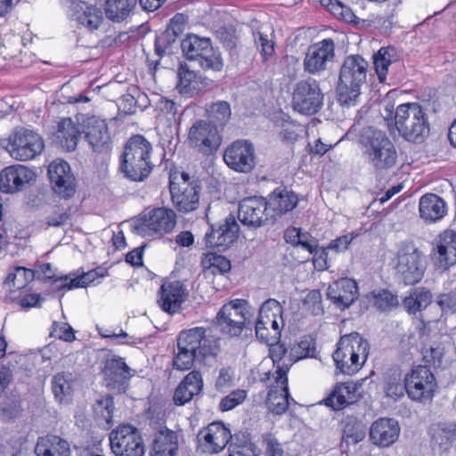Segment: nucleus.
Masks as SVG:
<instances>
[{
  "instance_id": "obj_45",
  "label": "nucleus",
  "mask_w": 456,
  "mask_h": 456,
  "mask_svg": "<svg viewBox=\"0 0 456 456\" xmlns=\"http://www.w3.org/2000/svg\"><path fill=\"white\" fill-rule=\"evenodd\" d=\"M207 122L224 127L231 118L232 111L230 103L225 101H218L206 106Z\"/></svg>"
},
{
  "instance_id": "obj_34",
  "label": "nucleus",
  "mask_w": 456,
  "mask_h": 456,
  "mask_svg": "<svg viewBox=\"0 0 456 456\" xmlns=\"http://www.w3.org/2000/svg\"><path fill=\"white\" fill-rule=\"evenodd\" d=\"M34 452L36 456H70V447L61 436L46 435L37 438Z\"/></svg>"
},
{
  "instance_id": "obj_7",
  "label": "nucleus",
  "mask_w": 456,
  "mask_h": 456,
  "mask_svg": "<svg viewBox=\"0 0 456 456\" xmlns=\"http://www.w3.org/2000/svg\"><path fill=\"white\" fill-rule=\"evenodd\" d=\"M181 48L187 60L198 61L203 69L220 71L224 67L221 53L213 48L208 37L187 35L181 42Z\"/></svg>"
},
{
  "instance_id": "obj_53",
  "label": "nucleus",
  "mask_w": 456,
  "mask_h": 456,
  "mask_svg": "<svg viewBox=\"0 0 456 456\" xmlns=\"http://www.w3.org/2000/svg\"><path fill=\"white\" fill-rule=\"evenodd\" d=\"M373 305L380 311H388L398 305L395 295L387 289L372 291L369 296Z\"/></svg>"
},
{
  "instance_id": "obj_31",
  "label": "nucleus",
  "mask_w": 456,
  "mask_h": 456,
  "mask_svg": "<svg viewBox=\"0 0 456 456\" xmlns=\"http://www.w3.org/2000/svg\"><path fill=\"white\" fill-rule=\"evenodd\" d=\"M82 131L70 118H61L53 133V141L63 151L70 152L76 150Z\"/></svg>"
},
{
  "instance_id": "obj_6",
  "label": "nucleus",
  "mask_w": 456,
  "mask_h": 456,
  "mask_svg": "<svg viewBox=\"0 0 456 456\" xmlns=\"http://www.w3.org/2000/svg\"><path fill=\"white\" fill-rule=\"evenodd\" d=\"M369 349L368 341L359 333L353 332L340 338L332 357L340 372L353 375L365 362Z\"/></svg>"
},
{
  "instance_id": "obj_16",
  "label": "nucleus",
  "mask_w": 456,
  "mask_h": 456,
  "mask_svg": "<svg viewBox=\"0 0 456 456\" xmlns=\"http://www.w3.org/2000/svg\"><path fill=\"white\" fill-rule=\"evenodd\" d=\"M322 102L323 94L315 79L300 80L296 84L292 94V105L295 110L312 115L318 112Z\"/></svg>"
},
{
  "instance_id": "obj_2",
  "label": "nucleus",
  "mask_w": 456,
  "mask_h": 456,
  "mask_svg": "<svg viewBox=\"0 0 456 456\" xmlns=\"http://www.w3.org/2000/svg\"><path fill=\"white\" fill-rule=\"evenodd\" d=\"M387 116L394 119L395 128L406 142L422 143L429 135L430 123L426 110L417 102L403 103L397 106L393 118V106H386Z\"/></svg>"
},
{
  "instance_id": "obj_48",
  "label": "nucleus",
  "mask_w": 456,
  "mask_h": 456,
  "mask_svg": "<svg viewBox=\"0 0 456 456\" xmlns=\"http://www.w3.org/2000/svg\"><path fill=\"white\" fill-rule=\"evenodd\" d=\"M247 305L248 302L244 299L231 300L220 308L216 315L246 323Z\"/></svg>"
},
{
  "instance_id": "obj_5",
  "label": "nucleus",
  "mask_w": 456,
  "mask_h": 456,
  "mask_svg": "<svg viewBox=\"0 0 456 456\" xmlns=\"http://www.w3.org/2000/svg\"><path fill=\"white\" fill-rule=\"evenodd\" d=\"M366 161L376 170L384 171L395 167L397 152L385 132L372 126L364 127L359 137Z\"/></svg>"
},
{
  "instance_id": "obj_35",
  "label": "nucleus",
  "mask_w": 456,
  "mask_h": 456,
  "mask_svg": "<svg viewBox=\"0 0 456 456\" xmlns=\"http://www.w3.org/2000/svg\"><path fill=\"white\" fill-rule=\"evenodd\" d=\"M382 388L387 397L397 401L407 393L405 376L398 366L387 370L383 375Z\"/></svg>"
},
{
  "instance_id": "obj_58",
  "label": "nucleus",
  "mask_w": 456,
  "mask_h": 456,
  "mask_svg": "<svg viewBox=\"0 0 456 456\" xmlns=\"http://www.w3.org/2000/svg\"><path fill=\"white\" fill-rule=\"evenodd\" d=\"M255 44L260 52L262 61L265 65L273 62L274 57V43L261 32L255 34Z\"/></svg>"
},
{
  "instance_id": "obj_39",
  "label": "nucleus",
  "mask_w": 456,
  "mask_h": 456,
  "mask_svg": "<svg viewBox=\"0 0 456 456\" xmlns=\"http://www.w3.org/2000/svg\"><path fill=\"white\" fill-rule=\"evenodd\" d=\"M35 279L33 270L23 267H13L3 282V289L10 294V297L16 292L24 289L28 284Z\"/></svg>"
},
{
  "instance_id": "obj_51",
  "label": "nucleus",
  "mask_w": 456,
  "mask_h": 456,
  "mask_svg": "<svg viewBox=\"0 0 456 456\" xmlns=\"http://www.w3.org/2000/svg\"><path fill=\"white\" fill-rule=\"evenodd\" d=\"M94 413L98 420H102L108 427L113 424L114 402L111 395H104L96 400L93 406Z\"/></svg>"
},
{
  "instance_id": "obj_9",
  "label": "nucleus",
  "mask_w": 456,
  "mask_h": 456,
  "mask_svg": "<svg viewBox=\"0 0 456 456\" xmlns=\"http://www.w3.org/2000/svg\"><path fill=\"white\" fill-rule=\"evenodd\" d=\"M282 306L273 298L266 300L259 309L255 325L256 337L265 344H272L279 339L284 326Z\"/></svg>"
},
{
  "instance_id": "obj_10",
  "label": "nucleus",
  "mask_w": 456,
  "mask_h": 456,
  "mask_svg": "<svg viewBox=\"0 0 456 456\" xmlns=\"http://www.w3.org/2000/svg\"><path fill=\"white\" fill-rule=\"evenodd\" d=\"M176 224V215L171 208H156L142 213L133 226L140 236L163 235L170 232Z\"/></svg>"
},
{
  "instance_id": "obj_28",
  "label": "nucleus",
  "mask_w": 456,
  "mask_h": 456,
  "mask_svg": "<svg viewBox=\"0 0 456 456\" xmlns=\"http://www.w3.org/2000/svg\"><path fill=\"white\" fill-rule=\"evenodd\" d=\"M71 20L90 31L98 29L103 16L100 8L81 0H71L69 4Z\"/></svg>"
},
{
  "instance_id": "obj_30",
  "label": "nucleus",
  "mask_w": 456,
  "mask_h": 456,
  "mask_svg": "<svg viewBox=\"0 0 456 456\" xmlns=\"http://www.w3.org/2000/svg\"><path fill=\"white\" fill-rule=\"evenodd\" d=\"M159 294L158 303L163 311L169 314L179 311L182 304L188 297V290L180 281L164 282L160 287Z\"/></svg>"
},
{
  "instance_id": "obj_60",
  "label": "nucleus",
  "mask_w": 456,
  "mask_h": 456,
  "mask_svg": "<svg viewBox=\"0 0 456 456\" xmlns=\"http://www.w3.org/2000/svg\"><path fill=\"white\" fill-rule=\"evenodd\" d=\"M1 417L5 421L18 418L22 411L21 402L18 398L7 397L0 404Z\"/></svg>"
},
{
  "instance_id": "obj_43",
  "label": "nucleus",
  "mask_w": 456,
  "mask_h": 456,
  "mask_svg": "<svg viewBox=\"0 0 456 456\" xmlns=\"http://www.w3.org/2000/svg\"><path fill=\"white\" fill-rule=\"evenodd\" d=\"M136 4L137 0H107L105 15L113 22H123L134 13Z\"/></svg>"
},
{
  "instance_id": "obj_57",
  "label": "nucleus",
  "mask_w": 456,
  "mask_h": 456,
  "mask_svg": "<svg viewBox=\"0 0 456 456\" xmlns=\"http://www.w3.org/2000/svg\"><path fill=\"white\" fill-rule=\"evenodd\" d=\"M431 259L438 269L444 271L456 263V254L451 256L449 249L447 250V248L435 243L431 252Z\"/></svg>"
},
{
  "instance_id": "obj_61",
  "label": "nucleus",
  "mask_w": 456,
  "mask_h": 456,
  "mask_svg": "<svg viewBox=\"0 0 456 456\" xmlns=\"http://www.w3.org/2000/svg\"><path fill=\"white\" fill-rule=\"evenodd\" d=\"M247 397V391L244 389H236L221 399L219 403V410L221 411H228L242 403Z\"/></svg>"
},
{
  "instance_id": "obj_64",
  "label": "nucleus",
  "mask_w": 456,
  "mask_h": 456,
  "mask_svg": "<svg viewBox=\"0 0 456 456\" xmlns=\"http://www.w3.org/2000/svg\"><path fill=\"white\" fill-rule=\"evenodd\" d=\"M263 445L265 456H283L284 454L281 444L271 433L263 435Z\"/></svg>"
},
{
  "instance_id": "obj_32",
  "label": "nucleus",
  "mask_w": 456,
  "mask_h": 456,
  "mask_svg": "<svg viewBox=\"0 0 456 456\" xmlns=\"http://www.w3.org/2000/svg\"><path fill=\"white\" fill-rule=\"evenodd\" d=\"M361 397L358 393V387L355 384L339 383L335 386L331 394L324 399V403L335 411H339L355 403Z\"/></svg>"
},
{
  "instance_id": "obj_8",
  "label": "nucleus",
  "mask_w": 456,
  "mask_h": 456,
  "mask_svg": "<svg viewBox=\"0 0 456 456\" xmlns=\"http://www.w3.org/2000/svg\"><path fill=\"white\" fill-rule=\"evenodd\" d=\"M395 269L404 284L418 283L426 269L422 252L412 242L403 243L396 255Z\"/></svg>"
},
{
  "instance_id": "obj_63",
  "label": "nucleus",
  "mask_w": 456,
  "mask_h": 456,
  "mask_svg": "<svg viewBox=\"0 0 456 456\" xmlns=\"http://www.w3.org/2000/svg\"><path fill=\"white\" fill-rule=\"evenodd\" d=\"M436 302L444 314L456 313V289L439 294Z\"/></svg>"
},
{
  "instance_id": "obj_14",
  "label": "nucleus",
  "mask_w": 456,
  "mask_h": 456,
  "mask_svg": "<svg viewBox=\"0 0 456 456\" xmlns=\"http://www.w3.org/2000/svg\"><path fill=\"white\" fill-rule=\"evenodd\" d=\"M84 138L94 153L109 155L113 148V137L104 119L87 117L81 123Z\"/></svg>"
},
{
  "instance_id": "obj_13",
  "label": "nucleus",
  "mask_w": 456,
  "mask_h": 456,
  "mask_svg": "<svg viewBox=\"0 0 456 456\" xmlns=\"http://www.w3.org/2000/svg\"><path fill=\"white\" fill-rule=\"evenodd\" d=\"M110 444L116 456H143L145 446L140 431L129 424L119 425L110 434Z\"/></svg>"
},
{
  "instance_id": "obj_15",
  "label": "nucleus",
  "mask_w": 456,
  "mask_h": 456,
  "mask_svg": "<svg viewBox=\"0 0 456 456\" xmlns=\"http://www.w3.org/2000/svg\"><path fill=\"white\" fill-rule=\"evenodd\" d=\"M267 200L263 197H248L241 200L238 208V219L251 229H257L276 220L274 215L267 212Z\"/></svg>"
},
{
  "instance_id": "obj_20",
  "label": "nucleus",
  "mask_w": 456,
  "mask_h": 456,
  "mask_svg": "<svg viewBox=\"0 0 456 456\" xmlns=\"http://www.w3.org/2000/svg\"><path fill=\"white\" fill-rule=\"evenodd\" d=\"M106 387L116 393H125L132 377L131 369L122 357L113 356L107 359L102 370Z\"/></svg>"
},
{
  "instance_id": "obj_21",
  "label": "nucleus",
  "mask_w": 456,
  "mask_h": 456,
  "mask_svg": "<svg viewBox=\"0 0 456 456\" xmlns=\"http://www.w3.org/2000/svg\"><path fill=\"white\" fill-rule=\"evenodd\" d=\"M239 224L232 215H229L217 228L211 225V231L205 234L207 248L223 252L229 248L237 240Z\"/></svg>"
},
{
  "instance_id": "obj_4",
  "label": "nucleus",
  "mask_w": 456,
  "mask_h": 456,
  "mask_svg": "<svg viewBox=\"0 0 456 456\" xmlns=\"http://www.w3.org/2000/svg\"><path fill=\"white\" fill-rule=\"evenodd\" d=\"M369 69L368 61L359 54L345 58L339 70L337 86L338 102L342 106H354L361 94L362 86L366 83Z\"/></svg>"
},
{
  "instance_id": "obj_26",
  "label": "nucleus",
  "mask_w": 456,
  "mask_h": 456,
  "mask_svg": "<svg viewBox=\"0 0 456 456\" xmlns=\"http://www.w3.org/2000/svg\"><path fill=\"white\" fill-rule=\"evenodd\" d=\"M286 367L279 370L278 376H274V384L267 395L266 406L268 410L276 415L285 413L289 408V392L288 376L286 375Z\"/></svg>"
},
{
  "instance_id": "obj_52",
  "label": "nucleus",
  "mask_w": 456,
  "mask_h": 456,
  "mask_svg": "<svg viewBox=\"0 0 456 456\" xmlns=\"http://www.w3.org/2000/svg\"><path fill=\"white\" fill-rule=\"evenodd\" d=\"M204 269H212V273H225L231 270V262L224 256L216 253H207L201 259Z\"/></svg>"
},
{
  "instance_id": "obj_24",
  "label": "nucleus",
  "mask_w": 456,
  "mask_h": 456,
  "mask_svg": "<svg viewBox=\"0 0 456 456\" xmlns=\"http://www.w3.org/2000/svg\"><path fill=\"white\" fill-rule=\"evenodd\" d=\"M35 178L36 174L26 166H9L0 173V190L4 193H14L24 190Z\"/></svg>"
},
{
  "instance_id": "obj_12",
  "label": "nucleus",
  "mask_w": 456,
  "mask_h": 456,
  "mask_svg": "<svg viewBox=\"0 0 456 456\" xmlns=\"http://www.w3.org/2000/svg\"><path fill=\"white\" fill-rule=\"evenodd\" d=\"M222 141L223 138L218 128L207 120L195 121L188 132L189 146L204 156L216 153L221 146Z\"/></svg>"
},
{
  "instance_id": "obj_47",
  "label": "nucleus",
  "mask_w": 456,
  "mask_h": 456,
  "mask_svg": "<svg viewBox=\"0 0 456 456\" xmlns=\"http://www.w3.org/2000/svg\"><path fill=\"white\" fill-rule=\"evenodd\" d=\"M228 456H256V445L251 442L248 433L240 432L233 435Z\"/></svg>"
},
{
  "instance_id": "obj_40",
  "label": "nucleus",
  "mask_w": 456,
  "mask_h": 456,
  "mask_svg": "<svg viewBox=\"0 0 456 456\" xmlns=\"http://www.w3.org/2000/svg\"><path fill=\"white\" fill-rule=\"evenodd\" d=\"M107 271L102 267L84 273L81 275L71 278L64 276L54 280L57 289H72L75 288H84L93 283L97 278L104 277Z\"/></svg>"
},
{
  "instance_id": "obj_25",
  "label": "nucleus",
  "mask_w": 456,
  "mask_h": 456,
  "mask_svg": "<svg viewBox=\"0 0 456 456\" xmlns=\"http://www.w3.org/2000/svg\"><path fill=\"white\" fill-rule=\"evenodd\" d=\"M335 56V44L327 38L309 46L304 59V68L308 73L314 74L324 70L327 63L332 61Z\"/></svg>"
},
{
  "instance_id": "obj_42",
  "label": "nucleus",
  "mask_w": 456,
  "mask_h": 456,
  "mask_svg": "<svg viewBox=\"0 0 456 456\" xmlns=\"http://www.w3.org/2000/svg\"><path fill=\"white\" fill-rule=\"evenodd\" d=\"M400 54L394 46L381 47L373 54V64L379 82L384 83L389 66L398 62Z\"/></svg>"
},
{
  "instance_id": "obj_18",
  "label": "nucleus",
  "mask_w": 456,
  "mask_h": 456,
  "mask_svg": "<svg viewBox=\"0 0 456 456\" xmlns=\"http://www.w3.org/2000/svg\"><path fill=\"white\" fill-rule=\"evenodd\" d=\"M224 161L232 170L250 172L256 165L255 148L248 140H236L225 149Z\"/></svg>"
},
{
  "instance_id": "obj_62",
  "label": "nucleus",
  "mask_w": 456,
  "mask_h": 456,
  "mask_svg": "<svg viewBox=\"0 0 456 456\" xmlns=\"http://www.w3.org/2000/svg\"><path fill=\"white\" fill-rule=\"evenodd\" d=\"M444 348L440 344H433L423 353V360L426 363L436 368L442 364Z\"/></svg>"
},
{
  "instance_id": "obj_41",
  "label": "nucleus",
  "mask_w": 456,
  "mask_h": 456,
  "mask_svg": "<svg viewBox=\"0 0 456 456\" xmlns=\"http://www.w3.org/2000/svg\"><path fill=\"white\" fill-rule=\"evenodd\" d=\"M74 377L70 372H58L52 378V390L61 403H69L74 392Z\"/></svg>"
},
{
  "instance_id": "obj_54",
  "label": "nucleus",
  "mask_w": 456,
  "mask_h": 456,
  "mask_svg": "<svg viewBox=\"0 0 456 456\" xmlns=\"http://www.w3.org/2000/svg\"><path fill=\"white\" fill-rule=\"evenodd\" d=\"M432 443L441 451H446L452 446V436L448 424H437L431 428Z\"/></svg>"
},
{
  "instance_id": "obj_33",
  "label": "nucleus",
  "mask_w": 456,
  "mask_h": 456,
  "mask_svg": "<svg viewBox=\"0 0 456 456\" xmlns=\"http://www.w3.org/2000/svg\"><path fill=\"white\" fill-rule=\"evenodd\" d=\"M203 388L201 373L197 370L189 372L180 382L174 393V403L176 405H184L194 395H199Z\"/></svg>"
},
{
  "instance_id": "obj_55",
  "label": "nucleus",
  "mask_w": 456,
  "mask_h": 456,
  "mask_svg": "<svg viewBox=\"0 0 456 456\" xmlns=\"http://www.w3.org/2000/svg\"><path fill=\"white\" fill-rule=\"evenodd\" d=\"M215 323L223 335L231 338L240 336L246 326V323L239 320L226 319L217 315L216 316Z\"/></svg>"
},
{
  "instance_id": "obj_59",
  "label": "nucleus",
  "mask_w": 456,
  "mask_h": 456,
  "mask_svg": "<svg viewBox=\"0 0 456 456\" xmlns=\"http://www.w3.org/2000/svg\"><path fill=\"white\" fill-rule=\"evenodd\" d=\"M281 129L279 134L281 140L288 143L295 142L299 134L303 132V127L300 124L288 119H282L281 122Z\"/></svg>"
},
{
  "instance_id": "obj_22",
  "label": "nucleus",
  "mask_w": 456,
  "mask_h": 456,
  "mask_svg": "<svg viewBox=\"0 0 456 456\" xmlns=\"http://www.w3.org/2000/svg\"><path fill=\"white\" fill-rule=\"evenodd\" d=\"M171 200L176 209L183 213H189L198 208L201 183L199 179H192L191 184L177 187L171 178L169 183Z\"/></svg>"
},
{
  "instance_id": "obj_11",
  "label": "nucleus",
  "mask_w": 456,
  "mask_h": 456,
  "mask_svg": "<svg viewBox=\"0 0 456 456\" xmlns=\"http://www.w3.org/2000/svg\"><path fill=\"white\" fill-rule=\"evenodd\" d=\"M45 148L43 138L35 131L18 127L9 136L7 150L10 155L18 160L27 161L33 159Z\"/></svg>"
},
{
  "instance_id": "obj_3",
  "label": "nucleus",
  "mask_w": 456,
  "mask_h": 456,
  "mask_svg": "<svg viewBox=\"0 0 456 456\" xmlns=\"http://www.w3.org/2000/svg\"><path fill=\"white\" fill-rule=\"evenodd\" d=\"M152 151L151 143L143 135L131 136L120 156L119 171L132 182H143L155 167L151 160Z\"/></svg>"
},
{
  "instance_id": "obj_23",
  "label": "nucleus",
  "mask_w": 456,
  "mask_h": 456,
  "mask_svg": "<svg viewBox=\"0 0 456 456\" xmlns=\"http://www.w3.org/2000/svg\"><path fill=\"white\" fill-rule=\"evenodd\" d=\"M203 451L208 453L221 452L229 442L232 443L233 436L223 422H212L200 430L197 436Z\"/></svg>"
},
{
  "instance_id": "obj_37",
  "label": "nucleus",
  "mask_w": 456,
  "mask_h": 456,
  "mask_svg": "<svg viewBox=\"0 0 456 456\" xmlns=\"http://www.w3.org/2000/svg\"><path fill=\"white\" fill-rule=\"evenodd\" d=\"M297 203V195L287 188H276L267 200V206L273 211L275 217L293 210Z\"/></svg>"
},
{
  "instance_id": "obj_56",
  "label": "nucleus",
  "mask_w": 456,
  "mask_h": 456,
  "mask_svg": "<svg viewBox=\"0 0 456 456\" xmlns=\"http://www.w3.org/2000/svg\"><path fill=\"white\" fill-rule=\"evenodd\" d=\"M314 343L311 339H304L294 345L289 352V364H293L300 359L312 357L314 354Z\"/></svg>"
},
{
  "instance_id": "obj_38",
  "label": "nucleus",
  "mask_w": 456,
  "mask_h": 456,
  "mask_svg": "<svg viewBox=\"0 0 456 456\" xmlns=\"http://www.w3.org/2000/svg\"><path fill=\"white\" fill-rule=\"evenodd\" d=\"M177 450L176 433L167 428H161L155 434L151 456H176Z\"/></svg>"
},
{
  "instance_id": "obj_46",
  "label": "nucleus",
  "mask_w": 456,
  "mask_h": 456,
  "mask_svg": "<svg viewBox=\"0 0 456 456\" xmlns=\"http://www.w3.org/2000/svg\"><path fill=\"white\" fill-rule=\"evenodd\" d=\"M74 212L75 210L72 207L54 206L51 213L39 221V227L43 230H47L50 227L63 226L67 224Z\"/></svg>"
},
{
  "instance_id": "obj_27",
  "label": "nucleus",
  "mask_w": 456,
  "mask_h": 456,
  "mask_svg": "<svg viewBox=\"0 0 456 456\" xmlns=\"http://www.w3.org/2000/svg\"><path fill=\"white\" fill-rule=\"evenodd\" d=\"M401 428L393 418H379L370 428V441L380 448L389 447L400 436Z\"/></svg>"
},
{
  "instance_id": "obj_17",
  "label": "nucleus",
  "mask_w": 456,
  "mask_h": 456,
  "mask_svg": "<svg viewBox=\"0 0 456 456\" xmlns=\"http://www.w3.org/2000/svg\"><path fill=\"white\" fill-rule=\"evenodd\" d=\"M407 394L414 401H426L433 397L436 388L434 374L427 366L419 365L405 375Z\"/></svg>"
},
{
  "instance_id": "obj_29",
  "label": "nucleus",
  "mask_w": 456,
  "mask_h": 456,
  "mask_svg": "<svg viewBox=\"0 0 456 456\" xmlns=\"http://www.w3.org/2000/svg\"><path fill=\"white\" fill-rule=\"evenodd\" d=\"M327 297L338 308H348L358 297L357 283L353 279H339L328 287Z\"/></svg>"
},
{
  "instance_id": "obj_1",
  "label": "nucleus",
  "mask_w": 456,
  "mask_h": 456,
  "mask_svg": "<svg viewBox=\"0 0 456 456\" xmlns=\"http://www.w3.org/2000/svg\"><path fill=\"white\" fill-rule=\"evenodd\" d=\"M218 342L208 334V330L195 327L180 332L177 338L178 352L174 358V368L190 370L194 362H204L218 353Z\"/></svg>"
},
{
  "instance_id": "obj_36",
  "label": "nucleus",
  "mask_w": 456,
  "mask_h": 456,
  "mask_svg": "<svg viewBox=\"0 0 456 456\" xmlns=\"http://www.w3.org/2000/svg\"><path fill=\"white\" fill-rule=\"evenodd\" d=\"M419 207L420 217L429 223L441 220L447 213L444 200L433 193L423 195L419 200Z\"/></svg>"
},
{
  "instance_id": "obj_49",
  "label": "nucleus",
  "mask_w": 456,
  "mask_h": 456,
  "mask_svg": "<svg viewBox=\"0 0 456 456\" xmlns=\"http://www.w3.org/2000/svg\"><path fill=\"white\" fill-rule=\"evenodd\" d=\"M366 432L364 426L355 418H347L344 422L342 439L347 444H356L362 441Z\"/></svg>"
},
{
  "instance_id": "obj_44",
  "label": "nucleus",
  "mask_w": 456,
  "mask_h": 456,
  "mask_svg": "<svg viewBox=\"0 0 456 456\" xmlns=\"http://www.w3.org/2000/svg\"><path fill=\"white\" fill-rule=\"evenodd\" d=\"M177 88L182 94H193L200 89L201 77L186 62H181L177 69Z\"/></svg>"
},
{
  "instance_id": "obj_19",
  "label": "nucleus",
  "mask_w": 456,
  "mask_h": 456,
  "mask_svg": "<svg viewBox=\"0 0 456 456\" xmlns=\"http://www.w3.org/2000/svg\"><path fill=\"white\" fill-rule=\"evenodd\" d=\"M47 175L54 193L63 199H69L75 194L76 178L67 161L61 159L53 161L48 167Z\"/></svg>"
},
{
  "instance_id": "obj_50",
  "label": "nucleus",
  "mask_w": 456,
  "mask_h": 456,
  "mask_svg": "<svg viewBox=\"0 0 456 456\" xmlns=\"http://www.w3.org/2000/svg\"><path fill=\"white\" fill-rule=\"evenodd\" d=\"M267 345L270 346V357L272 358L273 362L276 367L275 372L273 374V377L278 376L279 370H281L282 367L287 368V374L292 364H289V352L286 346L282 343L278 342L277 340L272 344Z\"/></svg>"
}]
</instances>
